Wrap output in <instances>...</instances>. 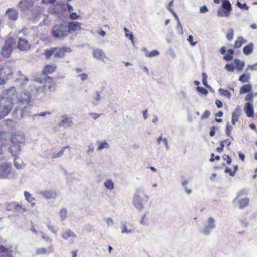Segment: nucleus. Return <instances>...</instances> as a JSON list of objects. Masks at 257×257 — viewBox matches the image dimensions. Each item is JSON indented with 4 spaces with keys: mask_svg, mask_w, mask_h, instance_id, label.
<instances>
[{
    "mask_svg": "<svg viewBox=\"0 0 257 257\" xmlns=\"http://www.w3.org/2000/svg\"><path fill=\"white\" fill-rule=\"evenodd\" d=\"M12 165L11 163H3L0 164V178H4L10 174Z\"/></svg>",
    "mask_w": 257,
    "mask_h": 257,
    "instance_id": "39448f33",
    "label": "nucleus"
},
{
    "mask_svg": "<svg viewBox=\"0 0 257 257\" xmlns=\"http://www.w3.org/2000/svg\"><path fill=\"white\" fill-rule=\"evenodd\" d=\"M69 148V146L63 147L59 153H54L53 154V155L52 156V158L55 159V158H59V157L62 156L64 154L65 150L67 148Z\"/></svg>",
    "mask_w": 257,
    "mask_h": 257,
    "instance_id": "e433bc0d",
    "label": "nucleus"
},
{
    "mask_svg": "<svg viewBox=\"0 0 257 257\" xmlns=\"http://www.w3.org/2000/svg\"><path fill=\"white\" fill-rule=\"evenodd\" d=\"M93 57L98 60H100L104 63L108 60V59L106 57L105 53L102 50L99 49H96L93 51Z\"/></svg>",
    "mask_w": 257,
    "mask_h": 257,
    "instance_id": "0eeeda50",
    "label": "nucleus"
},
{
    "mask_svg": "<svg viewBox=\"0 0 257 257\" xmlns=\"http://www.w3.org/2000/svg\"><path fill=\"white\" fill-rule=\"evenodd\" d=\"M252 89L251 85L250 84H244L242 85L239 89L240 94H244L245 93H249Z\"/></svg>",
    "mask_w": 257,
    "mask_h": 257,
    "instance_id": "393cba45",
    "label": "nucleus"
},
{
    "mask_svg": "<svg viewBox=\"0 0 257 257\" xmlns=\"http://www.w3.org/2000/svg\"><path fill=\"white\" fill-rule=\"evenodd\" d=\"M47 252L46 248L42 247L37 249L36 253L37 254H46Z\"/></svg>",
    "mask_w": 257,
    "mask_h": 257,
    "instance_id": "3c124183",
    "label": "nucleus"
},
{
    "mask_svg": "<svg viewBox=\"0 0 257 257\" xmlns=\"http://www.w3.org/2000/svg\"><path fill=\"white\" fill-rule=\"evenodd\" d=\"M124 31L125 32V36L129 38V39L134 43V36L132 33H130L129 31L126 29L124 28Z\"/></svg>",
    "mask_w": 257,
    "mask_h": 257,
    "instance_id": "a18cd8bd",
    "label": "nucleus"
},
{
    "mask_svg": "<svg viewBox=\"0 0 257 257\" xmlns=\"http://www.w3.org/2000/svg\"><path fill=\"white\" fill-rule=\"evenodd\" d=\"M210 115V111L208 110H206L202 114V115L201 116V119H203L205 118H207L209 117Z\"/></svg>",
    "mask_w": 257,
    "mask_h": 257,
    "instance_id": "6e6d98bb",
    "label": "nucleus"
},
{
    "mask_svg": "<svg viewBox=\"0 0 257 257\" xmlns=\"http://www.w3.org/2000/svg\"><path fill=\"white\" fill-rule=\"evenodd\" d=\"M227 141H228V139L220 142V147H217L216 149V150L217 152L221 153V152H222L223 148L224 147V142H226Z\"/></svg>",
    "mask_w": 257,
    "mask_h": 257,
    "instance_id": "c03bdc74",
    "label": "nucleus"
},
{
    "mask_svg": "<svg viewBox=\"0 0 257 257\" xmlns=\"http://www.w3.org/2000/svg\"><path fill=\"white\" fill-rule=\"evenodd\" d=\"M250 79V75L249 74H243L241 75L239 78L238 80L242 83H245L247 82Z\"/></svg>",
    "mask_w": 257,
    "mask_h": 257,
    "instance_id": "4c0bfd02",
    "label": "nucleus"
},
{
    "mask_svg": "<svg viewBox=\"0 0 257 257\" xmlns=\"http://www.w3.org/2000/svg\"><path fill=\"white\" fill-rule=\"evenodd\" d=\"M222 7L223 9H219L217 10V16L220 17H228L232 10L230 3L228 0H224L222 3Z\"/></svg>",
    "mask_w": 257,
    "mask_h": 257,
    "instance_id": "20e7f679",
    "label": "nucleus"
},
{
    "mask_svg": "<svg viewBox=\"0 0 257 257\" xmlns=\"http://www.w3.org/2000/svg\"><path fill=\"white\" fill-rule=\"evenodd\" d=\"M232 130V126L227 124L226 126V129H225V133L226 135L228 137L230 136L231 132Z\"/></svg>",
    "mask_w": 257,
    "mask_h": 257,
    "instance_id": "49530a36",
    "label": "nucleus"
},
{
    "mask_svg": "<svg viewBox=\"0 0 257 257\" xmlns=\"http://www.w3.org/2000/svg\"><path fill=\"white\" fill-rule=\"evenodd\" d=\"M223 160L225 161L228 165H230L231 163V158L227 155H224L222 156Z\"/></svg>",
    "mask_w": 257,
    "mask_h": 257,
    "instance_id": "8fccbe9b",
    "label": "nucleus"
},
{
    "mask_svg": "<svg viewBox=\"0 0 257 257\" xmlns=\"http://www.w3.org/2000/svg\"><path fill=\"white\" fill-rule=\"evenodd\" d=\"M215 130H216V127L214 126H213L211 127L210 131L209 133V135L210 136L213 137L214 136L215 133Z\"/></svg>",
    "mask_w": 257,
    "mask_h": 257,
    "instance_id": "0e129e2a",
    "label": "nucleus"
},
{
    "mask_svg": "<svg viewBox=\"0 0 257 257\" xmlns=\"http://www.w3.org/2000/svg\"><path fill=\"white\" fill-rule=\"evenodd\" d=\"M17 48L20 51H25L29 50L31 48V46L28 41L24 38H20L19 39L18 42Z\"/></svg>",
    "mask_w": 257,
    "mask_h": 257,
    "instance_id": "423d86ee",
    "label": "nucleus"
},
{
    "mask_svg": "<svg viewBox=\"0 0 257 257\" xmlns=\"http://www.w3.org/2000/svg\"><path fill=\"white\" fill-rule=\"evenodd\" d=\"M208 225L205 227L203 230V232L205 234H207L209 232V229H213L215 227L214 220L213 218L209 217L208 219Z\"/></svg>",
    "mask_w": 257,
    "mask_h": 257,
    "instance_id": "412c9836",
    "label": "nucleus"
},
{
    "mask_svg": "<svg viewBox=\"0 0 257 257\" xmlns=\"http://www.w3.org/2000/svg\"><path fill=\"white\" fill-rule=\"evenodd\" d=\"M57 68V65L55 64H47L45 65L43 70H42V73L44 75L52 74L56 71Z\"/></svg>",
    "mask_w": 257,
    "mask_h": 257,
    "instance_id": "f8f14e48",
    "label": "nucleus"
},
{
    "mask_svg": "<svg viewBox=\"0 0 257 257\" xmlns=\"http://www.w3.org/2000/svg\"><path fill=\"white\" fill-rule=\"evenodd\" d=\"M31 101V96L29 94H24V97L21 96L19 99V103L21 105H28Z\"/></svg>",
    "mask_w": 257,
    "mask_h": 257,
    "instance_id": "6ab92c4d",
    "label": "nucleus"
},
{
    "mask_svg": "<svg viewBox=\"0 0 257 257\" xmlns=\"http://www.w3.org/2000/svg\"><path fill=\"white\" fill-rule=\"evenodd\" d=\"M253 44L252 43H249L247 45L245 46L243 48V52L244 54L246 55H248L251 54L253 50Z\"/></svg>",
    "mask_w": 257,
    "mask_h": 257,
    "instance_id": "c756f323",
    "label": "nucleus"
},
{
    "mask_svg": "<svg viewBox=\"0 0 257 257\" xmlns=\"http://www.w3.org/2000/svg\"><path fill=\"white\" fill-rule=\"evenodd\" d=\"M12 51L13 49L7 47L5 45H4L2 48L1 54L2 56L4 57L9 58L11 55Z\"/></svg>",
    "mask_w": 257,
    "mask_h": 257,
    "instance_id": "5701e85b",
    "label": "nucleus"
},
{
    "mask_svg": "<svg viewBox=\"0 0 257 257\" xmlns=\"http://www.w3.org/2000/svg\"><path fill=\"white\" fill-rule=\"evenodd\" d=\"M225 68L228 72H233L234 70V67L232 64H227L225 66Z\"/></svg>",
    "mask_w": 257,
    "mask_h": 257,
    "instance_id": "09e8293b",
    "label": "nucleus"
},
{
    "mask_svg": "<svg viewBox=\"0 0 257 257\" xmlns=\"http://www.w3.org/2000/svg\"><path fill=\"white\" fill-rule=\"evenodd\" d=\"M13 107V103L10 100H7V103L2 108L1 113L3 116L7 115Z\"/></svg>",
    "mask_w": 257,
    "mask_h": 257,
    "instance_id": "6e6552de",
    "label": "nucleus"
},
{
    "mask_svg": "<svg viewBox=\"0 0 257 257\" xmlns=\"http://www.w3.org/2000/svg\"><path fill=\"white\" fill-rule=\"evenodd\" d=\"M81 24L78 22H71L68 23V30L69 33L76 31H80L82 29Z\"/></svg>",
    "mask_w": 257,
    "mask_h": 257,
    "instance_id": "1a4fd4ad",
    "label": "nucleus"
},
{
    "mask_svg": "<svg viewBox=\"0 0 257 257\" xmlns=\"http://www.w3.org/2000/svg\"><path fill=\"white\" fill-rule=\"evenodd\" d=\"M215 104L216 105L218 108H221L223 106L222 102L218 99L216 100Z\"/></svg>",
    "mask_w": 257,
    "mask_h": 257,
    "instance_id": "338daca9",
    "label": "nucleus"
},
{
    "mask_svg": "<svg viewBox=\"0 0 257 257\" xmlns=\"http://www.w3.org/2000/svg\"><path fill=\"white\" fill-rule=\"evenodd\" d=\"M105 187L109 190H112L114 188L113 183L111 180H108L104 183Z\"/></svg>",
    "mask_w": 257,
    "mask_h": 257,
    "instance_id": "a19ab883",
    "label": "nucleus"
},
{
    "mask_svg": "<svg viewBox=\"0 0 257 257\" xmlns=\"http://www.w3.org/2000/svg\"><path fill=\"white\" fill-rule=\"evenodd\" d=\"M234 53V52L232 49H228L227 50V54L223 56V59L226 61H231L233 59Z\"/></svg>",
    "mask_w": 257,
    "mask_h": 257,
    "instance_id": "7c9ffc66",
    "label": "nucleus"
},
{
    "mask_svg": "<svg viewBox=\"0 0 257 257\" xmlns=\"http://www.w3.org/2000/svg\"><path fill=\"white\" fill-rule=\"evenodd\" d=\"M70 19L71 20H76L80 18V16L76 13H71L70 15Z\"/></svg>",
    "mask_w": 257,
    "mask_h": 257,
    "instance_id": "5fc2aeb1",
    "label": "nucleus"
},
{
    "mask_svg": "<svg viewBox=\"0 0 257 257\" xmlns=\"http://www.w3.org/2000/svg\"><path fill=\"white\" fill-rule=\"evenodd\" d=\"M56 88V83L55 82H53L51 84H50L48 86L49 90L50 91H54Z\"/></svg>",
    "mask_w": 257,
    "mask_h": 257,
    "instance_id": "13d9d810",
    "label": "nucleus"
},
{
    "mask_svg": "<svg viewBox=\"0 0 257 257\" xmlns=\"http://www.w3.org/2000/svg\"><path fill=\"white\" fill-rule=\"evenodd\" d=\"M62 236L65 239H68L70 237H75L76 234L71 230H68L65 231L62 234Z\"/></svg>",
    "mask_w": 257,
    "mask_h": 257,
    "instance_id": "c85d7f7f",
    "label": "nucleus"
},
{
    "mask_svg": "<svg viewBox=\"0 0 257 257\" xmlns=\"http://www.w3.org/2000/svg\"><path fill=\"white\" fill-rule=\"evenodd\" d=\"M6 15L9 20L11 21H16L18 19L19 13L16 10L10 8L7 10Z\"/></svg>",
    "mask_w": 257,
    "mask_h": 257,
    "instance_id": "ddd939ff",
    "label": "nucleus"
},
{
    "mask_svg": "<svg viewBox=\"0 0 257 257\" xmlns=\"http://www.w3.org/2000/svg\"><path fill=\"white\" fill-rule=\"evenodd\" d=\"M239 115V110L238 108H236L235 111L232 113L231 123L233 125H235L236 122L238 121Z\"/></svg>",
    "mask_w": 257,
    "mask_h": 257,
    "instance_id": "a878e982",
    "label": "nucleus"
},
{
    "mask_svg": "<svg viewBox=\"0 0 257 257\" xmlns=\"http://www.w3.org/2000/svg\"><path fill=\"white\" fill-rule=\"evenodd\" d=\"M30 6V4L28 0H22L18 4V7L22 11L28 9Z\"/></svg>",
    "mask_w": 257,
    "mask_h": 257,
    "instance_id": "b1692460",
    "label": "nucleus"
},
{
    "mask_svg": "<svg viewBox=\"0 0 257 257\" xmlns=\"http://www.w3.org/2000/svg\"><path fill=\"white\" fill-rule=\"evenodd\" d=\"M12 249L5 247L3 245H0V253H5L8 256H12Z\"/></svg>",
    "mask_w": 257,
    "mask_h": 257,
    "instance_id": "2f4dec72",
    "label": "nucleus"
},
{
    "mask_svg": "<svg viewBox=\"0 0 257 257\" xmlns=\"http://www.w3.org/2000/svg\"><path fill=\"white\" fill-rule=\"evenodd\" d=\"M244 110L248 117H251L253 116L254 110L253 106L250 102H248L245 104Z\"/></svg>",
    "mask_w": 257,
    "mask_h": 257,
    "instance_id": "2eb2a0df",
    "label": "nucleus"
},
{
    "mask_svg": "<svg viewBox=\"0 0 257 257\" xmlns=\"http://www.w3.org/2000/svg\"><path fill=\"white\" fill-rule=\"evenodd\" d=\"M67 215V211L65 208H62L60 211V216L62 220L65 219Z\"/></svg>",
    "mask_w": 257,
    "mask_h": 257,
    "instance_id": "37998d69",
    "label": "nucleus"
},
{
    "mask_svg": "<svg viewBox=\"0 0 257 257\" xmlns=\"http://www.w3.org/2000/svg\"><path fill=\"white\" fill-rule=\"evenodd\" d=\"M69 148V146L63 147L59 153H54L53 154V155L52 156V158L55 159V158H59V157L62 156L64 154L65 150L67 148Z\"/></svg>",
    "mask_w": 257,
    "mask_h": 257,
    "instance_id": "c9c22d12",
    "label": "nucleus"
},
{
    "mask_svg": "<svg viewBox=\"0 0 257 257\" xmlns=\"http://www.w3.org/2000/svg\"><path fill=\"white\" fill-rule=\"evenodd\" d=\"M197 90L200 93L204 94H206L208 93V91L205 88L202 87H197Z\"/></svg>",
    "mask_w": 257,
    "mask_h": 257,
    "instance_id": "4d7b16f0",
    "label": "nucleus"
},
{
    "mask_svg": "<svg viewBox=\"0 0 257 257\" xmlns=\"http://www.w3.org/2000/svg\"><path fill=\"white\" fill-rule=\"evenodd\" d=\"M237 6L241 9L248 10L249 7L246 4H241L240 2H237Z\"/></svg>",
    "mask_w": 257,
    "mask_h": 257,
    "instance_id": "864d4df0",
    "label": "nucleus"
},
{
    "mask_svg": "<svg viewBox=\"0 0 257 257\" xmlns=\"http://www.w3.org/2000/svg\"><path fill=\"white\" fill-rule=\"evenodd\" d=\"M62 120L59 123V126H70L72 124V121L66 116H62Z\"/></svg>",
    "mask_w": 257,
    "mask_h": 257,
    "instance_id": "aec40b11",
    "label": "nucleus"
},
{
    "mask_svg": "<svg viewBox=\"0 0 257 257\" xmlns=\"http://www.w3.org/2000/svg\"><path fill=\"white\" fill-rule=\"evenodd\" d=\"M133 203L135 207L138 209L143 208V201L139 194V192L134 195Z\"/></svg>",
    "mask_w": 257,
    "mask_h": 257,
    "instance_id": "4468645a",
    "label": "nucleus"
},
{
    "mask_svg": "<svg viewBox=\"0 0 257 257\" xmlns=\"http://www.w3.org/2000/svg\"><path fill=\"white\" fill-rule=\"evenodd\" d=\"M233 62L237 70L241 71L243 69L244 66V63L243 62L241 61L238 59H235Z\"/></svg>",
    "mask_w": 257,
    "mask_h": 257,
    "instance_id": "cd10ccee",
    "label": "nucleus"
},
{
    "mask_svg": "<svg viewBox=\"0 0 257 257\" xmlns=\"http://www.w3.org/2000/svg\"><path fill=\"white\" fill-rule=\"evenodd\" d=\"M12 143L21 145L25 142V136L23 134H15L11 137Z\"/></svg>",
    "mask_w": 257,
    "mask_h": 257,
    "instance_id": "9d476101",
    "label": "nucleus"
},
{
    "mask_svg": "<svg viewBox=\"0 0 257 257\" xmlns=\"http://www.w3.org/2000/svg\"><path fill=\"white\" fill-rule=\"evenodd\" d=\"M247 194V192L246 191H245V190H240L239 191L238 193H237V196H236V199H237L238 198H239L240 197H241V196H244L245 195Z\"/></svg>",
    "mask_w": 257,
    "mask_h": 257,
    "instance_id": "603ef678",
    "label": "nucleus"
},
{
    "mask_svg": "<svg viewBox=\"0 0 257 257\" xmlns=\"http://www.w3.org/2000/svg\"><path fill=\"white\" fill-rule=\"evenodd\" d=\"M246 43V41L242 37H238L236 40L235 41L233 48L234 49H237L240 48L242 45Z\"/></svg>",
    "mask_w": 257,
    "mask_h": 257,
    "instance_id": "a211bd4d",
    "label": "nucleus"
},
{
    "mask_svg": "<svg viewBox=\"0 0 257 257\" xmlns=\"http://www.w3.org/2000/svg\"><path fill=\"white\" fill-rule=\"evenodd\" d=\"M253 94L252 92L248 93L245 97V100L249 102H251L253 100Z\"/></svg>",
    "mask_w": 257,
    "mask_h": 257,
    "instance_id": "de8ad7c7",
    "label": "nucleus"
},
{
    "mask_svg": "<svg viewBox=\"0 0 257 257\" xmlns=\"http://www.w3.org/2000/svg\"><path fill=\"white\" fill-rule=\"evenodd\" d=\"M51 34L55 38H64L68 35V32L65 30L63 25L60 24L53 26Z\"/></svg>",
    "mask_w": 257,
    "mask_h": 257,
    "instance_id": "f03ea898",
    "label": "nucleus"
},
{
    "mask_svg": "<svg viewBox=\"0 0 257 257\" xmlns=\"http://www.w3.org/2000/svg\"><path fill=\"white\" fill-rule=\"evenodd\" d=\"M71 49L67 47H52L45 50L43 55L46 59H50L52 56L54 58H63L67 53H70Z\"/></svg>",
    "mask_w": 257,
    "mask_h": 257,
    "instance_id": "f257e3e1",
    "label": "nucleus"
},
{
    "mask_svg": "<svg viewBox=\"0 0 257 257\" xmlns=\"http://www.w3.org/2000/svg\"><path fill=\"white\" fill-rule=\"evenodd\" d=\"M193 37L192 35H190L188 37V41L190 42L191 45L194 46L197 44V42L193 41Z\"/></svg>",
    "mask_w": 257,
    "mask_h": 257,
    "instance_id": "680f3d73",
    "label": "nucleus"
},
{
    "mask_svg": "<svg viewBox=\"0 0 257 257\" xmlns=\"http://www.w3.org/2000/svg\"><path fill=\"white\" fill-rule=\"evenodd\" d=\"M13 74V71L10 67L3 66L0 68V85H4Z\"/></svg>",
    "mask_w": 257,
    "mask_h": 257,
    "instance_id": "7ed1b4c3",
    "label": "nucleus"
},
{
    "mask_svg": "<svg viewBox=\"0 0 257 257\" xmlns=\"http://www.w3.org/2000/svg\"><path fill=\"white\" fill-rule=\"evenodd\" d=\"M82 81L85 80L88 78V75L86 73H82L79 75Z\"/></svg>",
    "mask_w": 257,
    "mask_h": 257,
    "instance_id": "69168bd1",
    "label": "nucleus"
},
{
    "mask_svg": "<svg viewBox=\"0 0 257 257\" xmlns=\"http://www.w3.org/2000/svg\"><path fill=\"white\" fill-rule=\"evenodd\" d=\"M238 168L237 165H235L233 166V170L232 171L230 168L226 167L224 170V172L229 174L230 176L233 177L235 175L236 172L238 170Z\"/></svg>",
    "mask_w": 257,
    "mask_h": 257,
    "instance_id": "bb28decb",
    "label": "nucleus"
},
{
    "mask_svg": "<svg viewBox=\"0 0 257 257\" xmlns=\"http://www.w3.org/2000/svg\"><path fill=\"white\" fill-rule=\"evenodd\" d=\"M109 147V144L106 141L99 142L97 150L100 151L103 149H107Z\"/></svg>",
    "mask_w": 257,
    "mask_h": 257,
    "instance_id": "58836bf2",
    "label": "nucleus"
},
{
    "mask_svg": "<svg viewBox=\"0 0 257 257\" xmlns=\"http://www.w3.org/2000/svg\"><path fill=\"white\" fill-rule=\"evenodd\" d=\"M14 209L19 212L24 213L27 211L26 208L21 204H15L14 206Z\"/></svg>",
    "mask_w": 257,
    "mask_h": 257,
    "instance_id": "473e14b6",
    "label": "nucleus"
},
{
    "mask_svg": "<svg viewBox=\"0 0 257 257\" xmlns=\"http://www.w3.org/2000/svg\"><path fill=\"white\" fill-rule=\"evenodd\" d=\"M234 36V31L233 29L231 28L227 32V33L226 34V38L227 40L229 41H231Z\"/></svg>",
    "mask_w": 257,
    "mask_h": 257,
    "instance_id": "79ce46f5",
    "label": "nucleus"
},
{
    "mask_svg": "<svg viewBox=\"0 0 257 257\" xmlns=\"http://www.w3.org/2000/svg\"><path fill=\"white\" fill-rule=\"evenodd\" d=\"M170 12L173 14V16L175 17V19L178 21V23L179 25H180V22L179 19L178 17L177 14L173 11L172 9H169Z\"/></svg>",
    "mask_w": 257,
    "mask_h": 257,
    "instance_id": "052dcab7",
    "label": "nucleus"
},
{
    "mask_svg": "<svg viewBox=\"0 0 257 257\" xmlns=\"http://www.w3.org/2000/svg\"><path fill=\"white\" fill-rule=\"evenodd\" d=\"M4 45L13 50L16 47V41L14 38L9 37L5 41Z\"/></svg>",
    "mask_w": 257,
    "mask_h": 257,
    "instance_id": "dca6fc26",
    "label": "nucleus"
},
{
    "mask_svg": "<svg viewBox=\"0 0 257 257\" xmlns=\"http://www.w3.org/2000/svg\"><path fill=\"white\" fill-rule=\"evenodd\" d=\"M21 151V145L18 144L12 143L9 148V151L14 157H17L20 154Z\"/></svg>",
    "mask_w": 257,
    "mask_h": 257,
    "instance_id": "9b49d317",
    "label": "nucleus"
},
{
    "mask_svg": "<svg viewBox=\"0 0 257 257\" xmlns=\"http://www.w3.org/2000/svg\"><path fill=\"white\" fill-rule=\"evenodd\" d=\"M56 0H42L41 3L43 4H53Z\"/></svg>",
    "mask_w": 257,
    "mask_h": 257,
    "instance_id": "bf43d9fd",
    "label": "nucleus"
},
{
    "mask_svg": "<svg viewBox=\"0 0 257 257\" xmlns=\"http://www.w3.org/2000/svg\"><path fill=\"white\" fill-rule=\"evenodd\" d=\"M122 233H129L131 232V230H128L126 225L125 224L122 226V229L121 230Z\"/></svg>",
    "mask_w": 257,
    "mask_h": 257,
    "instance_id": "e2e57ef3",
    "label": "nucleus"
},
{
    "mask_svg": "<svg viewBox=\"0 0 257 257\" xmlns=\"http://www.w3.org/2000/svg\"><path fill=\"white\" fill-rule=\"evenodd\" d=\"M144 50L145 51L146 56L147 57H149V58L157 56L159 55L160 54L159 51L157 50H152V51H151L150 52L145 49Z\"/></svg>",
    "mask_w": 257,
    "mask_h": 257,
    "instance_id": "72a5a7b5",
    "label": "nucleus"
},
{
    "mask_svg": "<svg viewBox=\"0 0 257 257\" xmlns=\"http://www.w3.org/2000/svg\"><path fill=\"white\" fill-rule=\"evenodd\" d=\"M237 203L240 209H243L248 206L249 203V199L247 197L239 199L237 201Z\"/></svg>",
    "mask_w": 257,
    "mask_h": 257,
    "instance_id": "f3484780",
    "label": "nucleus"
},
{
    "mask_svg": "<svg viewBox=\"0 0 257 257\" xmlns=\"http://www.w3.org/2000/svg\"><path fill=\"white\" fill-rule=\"evenodd\" d=\"M219 92L221 95L225 96L228 98H230L231 97V94L228 90L220 88L219 90Z\"/></svg>",
    "mask_w": 257,
    "mask_h": 257,
    "instance_id": "ea45409f",
    "label": "nucleus"
},
{
    "mask_svg": "<svg viewBox=\"0 0 257 257\" xmlns=\"http://www.w3.org/2000/svg\"><path fill=\"white\" fill-rule=\"evenodd\" d=\"M208 8L206 6H204L200 8V11L201 13H205L207 12H208Z\"/></svg>",
    "mask_w": 257,
    "mask_h": 257,
    "instance_id": "774afa93",
    "label": "nucleus"
},
{
    "mask_svg": "<svg viewBox=\"0 0 257 257\" xmlns=\"http://www.w3.org/2000/svg\"><path fill=\"white\" fill-rule=\"evenodd\" d=\"M24 195L25 196L26 199L27 200L28 202H29V203H32L33 204H34V203H33V202L35 200V199L34 197L32 196L31 193L26 191L24 192Z\"/></svg>",
    "mask_w": 257,
    "mask_h": 257,
    "instance_id": "f704fd0d",
    "label": "nucleus"
},
{
    "mask_svg": "<svg viewBox=\"0 0 257 257\" xmlns=\"http://www.w3.org/2000/svg\"><path fill=\"white\" fill-rule=\"evenodd\" d=\"M42 195L46 198H54L56 197V193L52 190H45L41 192Z\"/></svg>",
    "mask_w": 257,
    "mask_h": 257,
    "instance_id": "4be33fe9",
    "label": "nucleus"
}]
</instances>
